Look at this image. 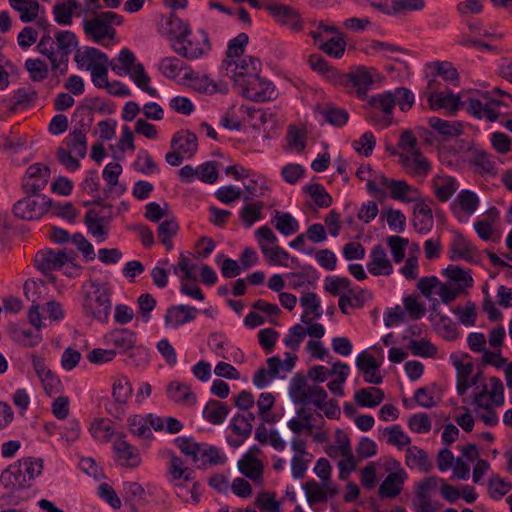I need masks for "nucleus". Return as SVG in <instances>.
<instances>
[{"instance_id": "1", "label": "nucleus", "mask_w": 512, "mask_h": 512, "mask_svg": "<svg viewBox=\"0 0 512 512\" xmlns=\"http://www.w3.org/2000/svg\"><path fill=\"white\" fill-rule=\"evenodd\" d=\"M78 46V40L72 31L61 30L51 35H42L36 45V50L47 57L51 64L54 76L66 74L68 71L69 56Z\"/></svg>"}, {"instance_id": "8", "label": "nucleus", "mask_w": 512, "mask_h": 512, "mask_svg": "<svg viewBox=\"0 0 512 512\" xmlns=\"http://www.w3.org/2000/svg\"><path fill=\"white\" fill-rule=\"evenodd\" d=\"M52 206V200L45 195L26 194L13 205V214L22 220H36L47 213Z\"/></svg>"}, {"instance_id": "43", "label": "nucleus", "mask_w": 512, "mask_h": 512, "mask_svg": "<svg viewBox=\"0 0 512 512\" xmlns=\"http://www.w3.org/2000/svg\"><path fill=\"white\" fill-rule=\"evenodd\" d=\"M487 394V385H483L481 391L475 394L473 403L477 406L478 409L484 410L483 413H481L480 418L486 425L492 427L497 425L498 416L490 404H485L483 402V399L487 396Z\"/></svg>"}, {"instance_id": "22", "label": "nucleus", "mask_w": 512, "mask_h": 512, "mask_svg": "<svg viewBox=\"0 0 512 512\" xmlns=\"http://www.w3.org/2000/svg\"><path fill=\"white\" fill-rule=\"evenodd\" d=\"M261 70V62L253 56H244L236 62L235 67L231 70V78L241 86L243 79H250Z\"/></svg>"}, {"instance_id": "3", "label": "nucleus", "mask_w": 512, "mask_h": 512, "mask_svg": "<svg viewBox=\"0 0 512 512\" xmlns=\"http://www.w3.org/2000/svg\"><path fill=\"white\" fill-rule=\"evenodd\" d=\"M176 22L179 23L183 29L176 34L171 41V47L175 53L187 60L193 61L206 56L211 51L212 44L205 29L200 28L197 30L201 41H194L189 38L192 33L189 24L183 22V20L176 16H171L169 25H173Z\"/></svg>"}, {"instance_id": "39", "label": "nucleus", "mask_w": 512, "mask_h": 512, "mask_svg": "<svg viewBox=\"0 0 512 512\" xmlns=\"http://www.w3.org/2000/svg\"><path fill=\"white\" fill-rule=\"evenodd\" d=\"M114 449L118 455V458L125 461L122 463V465L131 468H135L139 465L140 458L137 449L127 443L125 440H116L114 443Z\"/></svg>"}, {"instance_id": "13", "label": "nucleus", "mask_w": 512, "mask_h": 512, "mask_svg": "<svg viewBox=\"0 0 512 512\" xmlns=\"http://www.w3.org/2000/svg\"><path fill=\"white\" fill-rule=\"evenodd\" d=\"M50 178V168L40 163L30 165L22 179V189L25 194L38 195L47 186Z\"/></svg>"}, {"instance_id": "41", "label": "nucleus", "mask_w": 512, "mask_h": 512, "mask_svg": "<svg viewBox=\"0 0 512 512\" xmlns=\"http://www.w3.org/2000/svg\"><path fill=\"white\" fill-rule=\"evenodd\" d=\"M238 469L243 475L254 482L262 479L263 464L259 459L252 458L250 455L242 456L238 461Z\"/></svg>"}, {"instance_id": "26", "label": "nucleus", "mask_w": 512, "mask_h": 512, "mask_svg": "<svg viewBox=\"0 0 512 512\" xmlns=\"http://www.w3.org/2000/svg\"><path fill=\"white\" fill-rule=\"evenodd\" d=\"M268 369L259 368L253 376V384L259 388L267 387L271 381L278 377L279 371L282 366V360L277 356H272L267 359Z\"/></svg>"}, {"instance_id": "12", "label": "nucleus", "mask_w": 512, "mask_h": 512, "mask_svg": "<svg viewBox=\"0 0 512 512\" xmlns=\"http://www.w3.org/2000/svg\"><path fill=\"white\" fill-rule=\"evenodd\" d=\"M112 205L104 204L103 210L97 212L93 209L88 210L84 216V223L88 232L95 237L98 242H104L108 237L107 227L111 221Z\"/></svg>"}, {"instance_id": "33", "label": "nucleus", "mask_w": 512, "mask_h": 512, "mask_svg": "<svg viewBox=\"0 0 512 512\" xmlns=\"http://www.w3.org/2000/svg\"><path fill=\"white\" fill-rule=\"evenodd\" d=\"M74 60L78 66L87 64V69L91 71V67L97 65L108 66V56L101 50L94 47H86L83 52H77L74 56Z\"/></svg>"}, {"instance_id": "57", "label": "nucleus", "mask_w": 512, "mask_h": 512, "mask_svg": "<svg viewBox=\"0 0 512 512\" xmlns=\"http://www.w3.org/2000/svg\"><path fill=\"white\" fill-rule=\"evenodd\" d=\"M512 488V484L498 475H493L488 483V492L492 499L500 500Z\"/></svg>"}, {"instance_id": "42", "label": "nucleus", "mask_w": 512, "mask_h": 512, "mask_svg": "<svg viewBox=\"0 0 512 512\" xmlns=\"http://www.w3.org/2000/svg\"><path fill=\"white\" fill-rule=\"evenodd\" d=\"M406 465L410 468H419L423 472H428L432 468L427 452L417 446L407 448Z\"/></svg>"}, {"instance_id": "15", "label": "nucleus", "mask_w": 512, "mask_h": 512, "mask_svg": "<svg viewBox=\"0 0 512 512\" xmlns=\"http://www.w3.org/2000/svg\"><path fill=\"white\" fill-rule=\"evenodd\" d=\"M265 9L277 23L287 26L290 30L299 32L303 29V22L299 12L291 6L271 2L265 5Z\"/></svg>"}, {"instance_id": "51", "label": "nucleus", "mask_w": 512, "mask_h": 512, "mask_svg": "<svg viewBox=\"0 0 512 512\" xmlns=\"http://www.w3.org/2000/svg\"><path fill=\"white\" fill-rule=\"evenodd\" d=\"M176 446L186 456H190L193 462L198 461L204 443H197L192 437H178L175 439Z\"/></svg>"}, {"instance_id": "56", "label": "nucleus", "mask_w": 512, "mask_h": 512, "mask_svg": "<svg viewBox=\"0 0 512 512\" xmlns=\"http://www.w3.org/2000/svg\"><path fill=\"white\" fill-rule=\"evenodd\" d=\"M444 274L453 282L455 285H462L463 291L467 287H471L473 279L471 275L459 266L449 265L445 270Z\"/></svg>"}, {"instance_id": "45", "label": "nucleus", "mask_w": 512, "mask_h": 512, "mask_svg": "<svg viewBox=\"0 0 512 512\" xmlns=\"http://www.w3.org/2000/svg\"><path fill=\"white\" fill-rule=\"evenodd\" d=\"M37 98V92L32 87H21L14 91L13 97L9 100V110L16 112L19 108H24L33 103Z\"/></svg>"}, {"instance_id": "59", "label": "nucleus", "mask_w": 512, "mask_h": 512, "mask_svg": "<svg viewBox=\"0 0 512 512\" xmlns=\"http://www.w3.org/2000/svg\"><path fill=\"white\" fill-rule=\"evenodd\" d=\"M384 433L388 435L387 442L396 446L399 450L408 446L411 442L410 437L404 433L399 425L385 428Z\"/></svg>"}, {"instance_id": "61", "label": "nucleus", "mask_w": 512, "mask_h": 512, "mask_svg": "<svg viewBox=\"0 0 512 512\" xmlns=\"http://www.w3.org/2000/svg\"><path fill=\"white\" fill-rule=\"evenodd\" d=\"M306 336L305 327L296 324L289 329L288 334L284 337L285 346L293 351H297Z\"/></svg>"}, {"instance_id": "19", "label": "nucleus", "mask_w": 512, "mask_h": 512, "mask_svg": "<svg viewBox=\"0 0 512 512\" xmlns=\"http://www.w3.org/2000/svg\"><path fill=\"white\" fill-rule=\"evenodd\" d=\"M356 366L363 373L365 382L376 385L382 383L380 363L372 355L361 352L356 359Z\"/></svg>"}, {"instance_id": "34", "label": "nucleus", "mask_w": 512, "mask_h": 512, "mask_svg": "<svg viewBox=\"0 0 512 512\" xmlns=\"http://www.w3.org/2000/svg\"><path fill=\"white\" fill-rule=\"evenodd\" d=\"M228 413V406L218 400H209L202 412L204 419L214 425L222 424L225 421Z\"/></svg>"}, {"instance_id": "7", "label": "nucleus", "mask_w": 512, "mask_h": 512, "mask_svg": "<svg viewBox=\"0 0 512 512\" xmlns=\"http://www.w3.org/2000/svg\"><path fill=\"white\" fill-rule=\"evenodd\" d=\"M492 94H497L501 97H509L512 100V96L509 92L496 87L492 91H485L481 93V97L484 102L479 99L470 98L468 101V107L466 108L467 111L475 118L487 119L490 122L496 121L500 115L497 108L501 106L507 107L508 105L503 101L492 97Z\"/></svg>"}, {"instance_id": "35", "label": "nucleus", "mask_w": 512, "mask_h": 512, "mask_svg": "<svg viewBox=\"0 0 512 512\" xmlns=\"http://www.w3.org/2000/svg\"><path fill=\"white\" fill-rule=\"evenodd\" d=\"M433 187L437 199L446 202L456 192L458 184L451 176H436L433 180Z\"/></svg>"}, {"instance_id": "17", "label": "nucleus", "mask_w": 512, "mask_h": 512, "mask_svg": "<svg viewBox=\"0 0 512 512\" xmlns=\"http://www.w3.org/2000/svg\"><path fill=\"white\" fill-rule=\"evenodd\" d=\"M477 248L462 234L456 232L450 244V259L452 261L466 260L470 263L478 261Z\"/></svg>"}, {"instance_id": "37", "label": "nucleus", "mask_w": 512, "mask_h": 512, "mask_svg": "<svg viewBox=\"0 0 512 512\" xmlns=\"http://www.w3.org/2000/svg\"><path fill=\"white\" fill-rule=\"evenodd\" d=\"M315 111L321 115L326 122L337 127L345 125L349 119V114L346 110L334 105H328L326 107L317 105Z\"/></svg>"}, {"instance_id": "52", "label": "nucleus", "mask_w": 512, "mask_h": 512, "mask_svg": "<svg viewBox=\"0 0 512 512\" xmlns=\"http://www.w3.org/2000/svg\"><path fill=\"white\" fill-rule=\"evenodd\" d=\"M133 392L132 385L126 376L117 378L112 386V398L122 401L126 405Z\"/></svg>"}, {"instance_id": "55", "label": "nucleus", "mask_w": 512, "mask_h": 512, "mask_svg": "<svg viewBox=\"0 0 512 512\" xmlns=\"http://www.w3.org/2000/svg\"><path fill=\"white\" fill-rule=\"evenodd\" d=\"M470 162L475 165L482 174L496 173L495 162L492 160L491 155L484 151H475L471 156Z\"/></svg>"}, {"instance_id": "53", "label": "nucleus", "mask_w": 512, "mask_h": 512, "mask_svg": "<svg viewBox=\"0 0 512 512\" xmlns=\"http://www.w3.org/2000/svg\"><path fill=\"white\" fill-rule=\"evenodd\" d=\"M304 191L309 194L317 206L327 208L332 204V197L319 183H312L304 186Z\"/></svg>"}, {"instance_id": "38", "label": "nucleus", "mask_w": 512, "mask_h": 512, "mask_svg": "<svg viewBox=\"0 0 512 512\" xmlns=\"http://www.w3.org/2000/svg\"><path fill=\"white\" fill-rule=\"evenodd\" d=\"M271 223L284 236L293 235L299 230L298 221L288 212L276 211Z\"/></svg>"}, {"instance_id": "62", "label": "nucleus", "mask_w": 512, "mask_h": 512, "mask_svg": "<svg viewBox=\"0 0 512 512\" xmlns=\"http://www.w3.org/2000/svg\"><path fill=\"white\" fill-rule=\"evenodd\" d=\"M255 506L264 512H280V503L275 499V494L268 491L258 494Z\"/></svg>"}, {"instance_id": "50", "label": "nucleus", "mask_w": 512, "mask_h": 512, "mask_svg": "<svg viewBox=\"0 0 512 512\" xmlns=\"http://www.w3.org/2000/svg\"><path fill=\"white\" fill-rule=\"evenodd\" d=\"M184 68V63L177 57L162 58L158 64V70L168 79H175Z\"/></svg>"}, {"instance_id": "60", "label": "nucleus", "mask_w": 512, "mask_h": 512, "mask_svg": "<svg viewBox=\"0 0 512 512\" xmlns=\"http://www.w3.org/2000/svg\"><path fill=\"white\" fill-rule=\"evenodd\" d=\"M101 23L102 25H107L106 22H104L98 16L95 19L84 21L83 23V29L86 36L91 38L96 43H101L102 40L105 39L103 28L104 26L99 25Z\"/></svg>"}, {"instance_id": "16", "label": "nucleus", "mask_w": 512, "mask_h": 512, "mask_svg": "<svg viewBox=\"0 0 512 512\" xmlns=\"http://www.w3.org/2000/svg\"><path fill=\"white\" fill-rule=\"evenodd\" d=\"M92 119L84 121V117L64 139L63 143L68 147L67 151L75 153L78 157L84 158L87 153V133L90 131Z\"/></svg>"}, {"instance_id": "40", "label": "nucleus", "mask_w": 512, "mask_h": 512, "mask_svg": "<svg viewBox=\"0 0 512 512\" xmlns=\"http://www.w3.org/2000/svg\"><path fill=\"white\" fill-rule=\"evenodd\" d=\"M354 399L359 406L375 407L384 399V392L377 387L363 388L355 392Z\"/></svg>"}, {"instance_id": "30", "label": "nucleus", "mask_w": 512, "mask_h": 512, "mask_svg": "<svg viewBox=\"0 0 512 512\" xmlns=\"http://www.w3.org/2000/svg\"><path fill=\"white\" fill-rule=\"evenodd\" d=\"M300 305L303 307L301 321L304 324H310L314 319L322 316L320 300L316 293L308 292L300 298Z\"/></svg>"}, {"instance_id": "18", "label": "nucleus", "mask_w": 512, "mask_h": 512, "mask_svg": "<svg viewBox=\"0 0 512 512\" xmlns=\"http://www.w3.org/2000/svg\"><path fill=\"white\" fill-rule=\"evenodd\" d=\"M427 101L431 110H439L441 108L449 110L450 112H456L460 106L464 107L467 102H461L460 97L454 95L451 91L438 92L430 91L427 95Z\"/></svg>"}, {"instance_id": "20", "label": "nucleus", "mask_w": 512, "mask_h": 512, "mask_svg": "<svg viewBox=\"0 0 512 512\" xmlns=\"http://www.w3.org/2000/svg\"><path fill=\"white\" fill-rule=\"evenodd\" d=\"M198 310L189 305H173L166 311L164 321L166 326L180 327L196 318Z\"/></svg>"}, {"instance_id": "49", "label": "nucleus", "mask_w": 512, "mask_h": 512, "mask_svg": "<svg viewBox=\"0 0 512 512\" xmlns=\"http://www.w3.org/2000/svg\"><path fill=\"white\" fill-rule=\"evenodd\" d=\"M24 67L28 71L30 79L33 82H41L48 77V65L39 58H28L25 61Z\"/></svg>"}, {"instance_id": "28", "label": "nucleus", "mask_w": 512, "mask_h": 512, "mask_svg": "<svg viewBox=\"0 0 512 512\" xmlns=\"http://www.w3.org/2000/svg\"><path fill=\"white\" fill-rule=\"evenodd\" d=\"M171 148L179 150L183 155L191 158L198 149L197 137L193 132L182 130L177 132L171 140Z\"/></svg>"}, {"instance_id": "63", "label": "nucleus", "mask_w": 512, "mask_h": 512, "mask_svg": "<svg viewBox=\"0 0 512 512\" xmlns=\"http://www.w3.org/2000/svg\"><path fill=\"white\" fill-rule=\"evenodd\" d=\"M457 201L467 215H472L478 208L479 199L476 193L470 190H462L457 196Z\"/></svg>"}, {"instance_id": "46", "label": "nucleus", "mask_w": 512, "mask_h": 512, "mask_svg": "<svg viewBox=\"0 0 512 512\" xmlns=\"http://www.w3.org/2000/svg\"><path fill=\"white\" fill-rule=\"evenodd\" d=\"M318 48L330 57L336 59L341 58L346 49V41L343 33L335 35L327 41H321Z\"/></svg>"}, {"instance_id": "31", "label": "nucleus", "mask_w": 512, "mask_h": 512, "mask_svg": "<svg viewBox=\"0 0 512 512\" xmlns=\"http://www.w3.org/2000/svg\"><path fill=\"white\" fill-rule=\"evenodd\" d=\"M166 391L168 397L178 404L192 406L196 403V395L184 383L172 381L168 384Z\"/></svg>"}, {"instance_id": "9", "label": "nucleus", "mask_w": 512, "mask_h": 512, "mask_svg": "<svg viewBox=\"0 0 512 512\" xmlns=\"http://www.w3.org/2000/svg\"><path fill=\"white\" fill-rule=\"evenodd\" d=\"M119 62L123 65V71L129 73L133 82L151 97H157L158 92L155 88L149 86L150 77L146 73L142 63H135L136 58L132 51L123 48L118 57Z\"/></svg>"}, {"instance_id": "64", "label": "nucleus", "mask_w": 512, "mask_h": 512, "mask_svg": "<svg viewBox=\"0 0 512 512\" xmlns=\"http://www.w3.org/2000/svg\"><path fill=\"white\" fill-rule=\"evenodd\" d=\"M412 504L417 512H437L440 508V504L433 502L427 493L417 490Z\"/></svg>"}, {"instance_id": "47", "label": "nucleus", "mask_w": 512, "mask_h": 512, "mask_svg": "<svg viewBox=\"0 0 512 512\" xmlns=\"http://www.w3.org/2000/svg\"><path fill=\"white\" fill-rule=\"evenodd\" d=\"M310 67L326 78L332 80L335 84H338V76H340L341 72L337 69L329 66L328 62L319 55H311L309 57Z\"/></svg>"}, {"instance_id": "5", "label": "nucleus", "mask_w": 512, "mask_h": 512, "mask_svg": "<svg viewBox=\"0 0 512 512\" xmlns=\"http://www.w3.org/2000/svg\"><path fill=\"white\" fill-rule=\"evenodd\" d=\"M93 291L86 292L82 302L83 314L100 323H107L112 308L110 289L96 281H91Z\"/></svg>"}, {"instance_id": "36", "label": "nucleus", "mask_w": 512, "mask_h": 512, "mask_svg": "<svg viewBox=\"0 0 512 512\" xmlns=\"http://www.w3.org/2000/svg\"><path fill=\"white\" fill-rule=\"evenodd\" d=\"M9 4L20 13L23 23H30L38 17L40 4L37 0H9Z\"/></svg>"}, {"instance_id": "6", "label": "nucleus", "mask_w": 512, "mask_h": 512, "mask_svg": "<svg viewBox=\"0 0 512 512\" xmlns=\"http://www.w3.org/2000/svg\"><path fill=\"white\" fill-rule=\"evenodd\" d=\"M381 75L375 68L357 66L348 73H341L338 76V85L350 91L355 90L356 96L361 100L367 98V92L371 89L374 82H380Z\"/></svg>"}, {"instance_id": "10", "label": "nucleus", "mask_w": 512, "mask_h": 512, "mask_svg": "<svg viewBox=\"0 0 512 512\" xmlns=\"http://www.w3.org/2000/svg\"><path fill=\"white\" fill-rule=\"evenodd\" d=\"M367 99L366 109H369V120L374 123L384 121V126L387 127L391 124V115L395 107V99L393 98L392 91H385L373 95Z\"/></svg>"}, {"instance_id": "25", "label": "nucleus", "mask_w": 512, "mask_h": 512, "mask_svg": "<svg viewBox=\"0 0 512 512\" xmlns=\"http://www.w3.org/2000/svg\"><path fill=\"white\" fill-rule=\"evenodd\" d=\"M434 224L431 208L423 201L416 202L413 211V227L420 234L430 232Z\"/></svg>"}, {"instance_id": "11", "label": "nucleus", "mask_w": 512, "mask_h": 512, "mask_svg": "<svg viewBox=\"0 0 512 512\" xmlns=\"http://www.w3.org/2000/svg\"><path fill=\"white\" fill-rule=\"evenodd\" d=\"M241 88L242 95L254 102H266L276 97L274 85L270 81L261 78L259 73L251 76L250 79H243Z\"/></svg>"}, {"instance_id": "48", "label": "nucleus", "mask_w": 512, "mask_h": 512, "mask_svg": "<svg viewBox=\"0 0 512 512\" xmlns=\"http://www.w3.org/2000/svg\"><path fill=\"white\" fill-rule=\"evenodd\" d=\"M263 208L264 203L262 201H257L255 203L245 205L240 210L239 217L246 228H250L255 222L262 218L261 211Z\"/></svg>"}, {"instance_id": "27", "label": "nucleus", "mask_w": 512, "mask_h": 512, "mask_svg": "<svg viewBox=\"0 0 512 512\" xmlns=\"http://www.w3.org/2000/svg\"><path fill=\"white\" fill-rule=\"evenodd\" d=\"M123 491L125 504L129 505L132 511H136L139 507L145 506L148 503L145 489L137 482H124Z\"/></svg>"}, {"instance_id": "58", "label": "nucleus", "mask_w": 512, "mask_h": 512, "mask_svg": "<svg viewBox=\"0 0 512 512\" xmlns=\"http://www.w3.org/2000/svg\"><path fill=\"white\" fill-rule=\"evenodd\" d=\"M351 281L346 277L327 276L324 280L325 291L334 296L340 295V290H347L348 294H352L350 289Z\"/></svg>"}, {"instance_id": "14", "label": "nucleus", "mask_w": 512, "mask_h": 512, "mask_svg": "<svg viewBox=\"0 0 512 512\" xmlns=\"http://www.w3.org/2000/svg\"><path fill=\"white\" fill-rule=\"evenodd\" d=\"M36 266L44 274L61 269L66 263H71L75 268L79 266L74 262L66 250L54 251L51 249L42 250L36 254Z\"/></svg>"}, {"instance_id": "29", "label": "nucleus", "mask_w": 512, "mask_h": 512, "mask_svg": "<svg viewBox=\"0 0 512 512\" xmlns=\"http://www.w3.org/2000/svg\"><path fill=\"white\" fill-rule=\"evenodd\" d=\"M390 197L402 202H417L421 199L420 191L404 180H392L390 182Z\"/></svg>"}, {"instance_id": "23", "label": "nucleus", "mask_w": 512, "mask_h": 512, "mask_svg": "<svg viewBox=\"0 0 512 512\" xmlns=\"http://www.w3.org/2000/svg\"><path fill=\"white\" fill-rule=\"evenodd\" d=\"M407 474L405 470L399 468L396 472H391L387 475L378 489L381 498H395L402 490Z\"/></svg>"}, {"instance_id": "44", "label": "nucleus", "mask_w": 512, "mask_h": 512, "mask_svg": "<svg viewBox=\"0 0 512 512\" xmlns=\"http://www.w3.org/2000/svg\"><path fill=\"white\" fill-rule=\"evenodd\" d=\"M430 127L445 137H457L463 133V125L459 121H447L438 117L428 119Z\"/></svg>"}, {"instance_id": "54", "label": "nucleus", "mask_w": 512, "mask_h": 512, "mask_svg": "<svg viewBox=\"0 0 512 512\" xmlns=\"http://www.w3.org/2000/svg\"><path fill=\"white\" fill-rule=\"evenodd\" d=\"M425 6V0H391L389 16L405 12L421 11Z\"/></svg>"}, {"instance_id": "21", "label": "nucleus", "mask_w": 512, "mask_h": 512, "mask_svg": "<svg viewBox=\"0 0 512 512\" xmlns=\"http://www.w3.org/2000/svg\"><path fill=\"white\" fill-rule=\"evenodd\" d=\"M367 269L374 276H388L393 272V266L387 258L386 250L382 245L378 244L373 247L370 260L367 263Z\"/></svg>"}, {"instance_id": "32", "label": "nucleus", "mask_w": 512, "mask_h": 512, "mask_svg": "<svg viewBox=\"0 0 512 512\" xmlns=\"http://www.w3.org/2000/svg\"><path fill=\"white\" fill-rule=\"evenodd\" d=\"M136 333L128 329H115L105 336V341L121 351H127L136 343Z\"/></svg>"}, {"instance_id": "4", "label": "nucleus", "mask_w": 512, "mask_h": 512, "mask_svg": "<svg viewBox=\"0 0 512 512\" xmlns=\"http://www.w3.org/2000/svg\"><path fill=\"white\" fill-rule=\"evenodd\" d=\"M42 470V459L23 458L2 472L0 483L5 487L28 488L31 486V482L42 473Z\"/></svg>"}, {"instance_id": "2", "label": "nucleus", "mask_w": 512, "mask_h": 512, "mask_svg": "<svg viewBox=\"0 0 512 512\" xmlns=\"http://www.w3.org/2000/svg\"><path fill=\"white\" fill-rule=\"evenodd\" d=\"M289 395L295 405L307 406L313 404L322 410L328 419L340 417V407L335 399L327 401L328 393L317 385H309L307 379L300 373L295 374L289 384Z\"/></svg>"}, {"instance_id": "24", "label": "nucleus", "mask_w": 512, "mask_h": 512, "mask_svg": "<svg viewBox=\"0 0 512 512\" xmlns=\"http://www.w3.org/2000/svg\"><path fill=\"white\" fill-rule=\"evenodd\" d=\"M112 114L114 108L110 103L103 102L100 98H85L76 108L74 115L84 117V121L93 120V113Z\"/></svg>"}]
</instances>
